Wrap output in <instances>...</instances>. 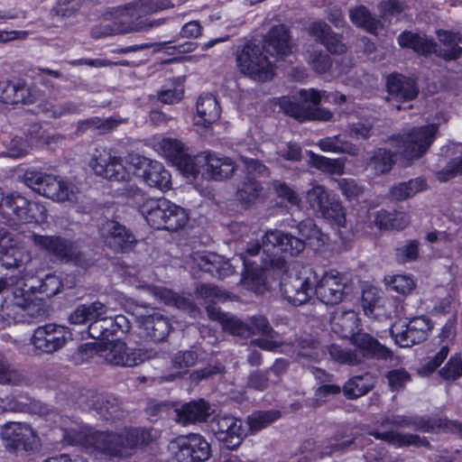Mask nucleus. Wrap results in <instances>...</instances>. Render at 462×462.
I'll use <instances>...</instances> for the list:
<instances>
[{
	"label": "nucleus",
	"instance_id": "26",
	"mask_svg": "<svg viewBox=\"0 0 462 462\" xmlns=\"http://www.w3.org/2000/svg\"><path fill=\"white\" fill-rule=\"evenodd\" d=\"M352 344L360 351L363 358L387 360L392 357V351L382 345L376 338L366 332L359 331L351 336Z\"/></svg>",
	"mask_w": 462,
	"mask_h": 462
},
{
	"label": "nucleus",
	"instance_id": "17",
	"mask_svg": "<svg viewBox=\"0 0 462 462\" xmlns=\"http://www.w3.org/2000/svg\"><path fill=\"white\" fill-rule=\"evenodd\" d=\"M346 278L337 271L331 270L319 274L317 272L315 293L327 305L340 303L346 295Z\"/></svg>",
	"mask_w": 462,
	"mask_h": 462
},
{
	"label": "nucleus",
	"instance_id": "27",
	"mask_svg": "<svg viewBox=\"0 0 462 462\" xmlns=\"http://www.w3.org/2000/svg\"><path fill=\"white\" fill-rule=\"evenodd\" d=\"M138 322L143 337L154 342L165 340L171 329L168 318L158 312L140 316Z\"/></svg>",
	"mask_w": 462,
	"mask_h": 462
},
{
	"label": "nucleus",
	"instance_id": "60",
	"mask_svg": "<svg viewBox=\"0 0 462 462\" xmlns=\"http://www.w3.org/2000/svg\"><path fill=\"white\" fill-rule=\"evenodd\" d=\"M446 381H455L462 376V359L458 356H451L448 363L439 371Z\"/></svg>",
	"mask_w": 462,
	"mask_h": 462
},
{
	"label": "nucleus",
	"instance_id": "42",
	"mask_svg": "<svg viewBox=\"0 0 462 462\" xmlns=\"http://www.w3.org/2000/svg\"><path fill=\"white\" fill-rule=\"evenodd\" d=\"M425 187V180L421 178H416L393 186L390 195L394 200H404L422 191Z\"/></svg>",
	"mask_w": 462,
	"mask_h": 462
},
{
	"label": "nucleus",
	"instance_id": "53",
	"mask_svg": "<svg viewBox=\"0 0 462 462\" xmlns=\"http://www.w3.org/2000/svg\"><path fill=\"white\" fill-rule=\"evenodd\" d=\"M28 201V199L20 195L7 196L3 199L0 206L10 209L20 220L23 221L26 218Z\"/></svg>",
	"mask_w": 462,
	"mask_h": 462
},
{
	"label": "nucleus",
	"instance_id": "18",
	"mask_svg": "<svg viewBox=\"0 0 462 462\" xmlns=\"http://www.w3.org/2000/svg\"><path fill=\"white\" fill-rule=\"evenodd\" d=\"M89 166L97 175L109 180L125 181L129 177L121 158L106 148L95 149Z\"/></svg>",
	"mask_w": 462,
	"mask_h": 462
},
{
	"label": "nucleus",
	"instance_id": "44",
	"mask_svg": "<svg viewBox=\"0 0 462 462\" xmlns=\"http://www.w3.org/2000/svg\"><path fill=\"white\" fill-rule=\"evenodd\" d=\"M195 293L198 299L203 300L202 304L206 306L207 310L208 307H215L214 304L225 301L227 298L226 291L216 285L208 283L198 285Z\"/></svg>",
	"mask_w": 462,
	"mask_h": 462
},
{
	"label": "nucleus",
	"instance_id": "50",
	"mask_svg": "<svg viewBox=\"0 0 462 462\" xmlns=\"http://www.w3.org/2000/svg\"><path fill=\"white\" fill-rule=\"evenodd\" d=\"M310 163L316 169L329 174L340 175L344 172V163L338 159H329L322 155L311 153Z\"/></svg>",
	"mask_w": 462,
	"mask_h": 462
},
{
	"label": "nucleus",
	"instance_id": "15",
	"mask_svg": "<svg viewBox=\"0 0 462 462\" xmlns=\"http://www.w3.org/2000/svg\"><path fill=\"white\" fill-rule=\"evenodd\" d=\"M70 338L71 333L68 328L50 323L33 331L31 343L39 353L51 355L62 349Z\"/></svg>",
	"mask_w": 462,
	"mask_h": 462
},
{
	"label": "nucleus",
	"instance_id": "58",
	"mask_svg": "<svg viewBox=\"0 0 462 462\" xmlns=\"http://www.w3.org/2000/svg\"><path fill=\"white\" fill-rule=\"evenodd\" d=\"M420 243L417 240H409L395 250V257L398 263H405L415 261L419 255Z\"/></svg>",
	"mask_w": 462,
	"mask_h": 462
},
{
	"label": "nucleus",
	"instance_id": "5",
	"mask_svg": "<svg viewBox=\"0 0 462 462\" xmlns=\"http://www.w3.org/2000/svg\"><path fill=\"white\" fill-rule=\"evenodd\" d=\"M168 0H136L125 5L121 15L124 20L114 23L111 33L145 32L162 25L164 19L148 20L144 17L159 11L172 7Z\"/></svg>",
	"mask_w": 462,
	"mask_h": 462
},
{
	"label": "nucleus",
	"instance_id": "16",
	"mask_svg": "<svg viewBox=\"0 0 462 462\" xmlns=\"http://www.w3.org/2000/svg\"><path fill=\"white\" fill-rule=\"evenodd\" d=\"M431 328L430 319L420 316L411 319L408 323L402 326L394 324L390 334L401 347H411L426 340Z\"/></svg>",
	"mask_w": 462,
	"mask_h": 462
},
{
	"label": "nucleus",
	"instance_id": "63",
	"mask_svg": "<svg viewBox=\"0 0 462 462\" xmlns=\"http://www.w3.org/2000/svg\"><path fill=\"white\" fill-rule=\"evenodd\" d=\"M386 378L392 391L398 392L402 390L406 383L410 382L411 375L405 369L400 368L389 371Z\"/></svg>",
	"mask_w": 462,
	"mask_h": 462
},
{
	"label": "nucleus",
	"instance_id": "49",
	"mask_svg": "<svg viewBox=\"0 0 462 462\" xmlns=\"http://www.w3.org/2000/svg\"><path fill=\"white\" fill-rule=\"evenodd\" d=\"M328 351L331 358L341 365H356L362 363V357L356 350L333 344L328 347Z\"/></svg>",
	"mask_w": 462,
	"mask_h": 462
},
{
	"label": "nucleus",
	"instance_id": "24",
	"mask_svg": "<svg viewBox=\"0 0 462 462\" xmlns=\"http://www.w3.org/2000/svg\"><path fill=\"white\" fill-rule=\"evenodd\" d=\"M386 417L383 418L378 423L383 430H373L368 431L370 436L377 439L383 440L389 444L396 445L398 447L414 446V447H427L430 448V442L426 438H421L416 434H401L393 430L391 422H386Z\"/></svg>",
	"mask_w": 462,
	"mask_h": 462
},
{
	"label": "nucleus",
	"instance_id": "40",
	"mask_svg": "<svg viewBox=\"0 0 462 462\" xmlns=\"http://www.w3.org/2000/svg\"><path fill=\"white\" fill-rule=\"evenodd\" d=\"M93 407L106 420L119 419L123 415L121 402L113 395L98 397Z\"/></svg>",
	"mask_w": 462,
	"mask_h": 462
},
{
	"label": "nucleus",
	"instance_id": "52",
	"mask_svg": "<svg viewBox=\"0 0 462 462\" xmlns=\"http://www.w3.org/2000/svg\"><path fill=\"white\" fill-rule=\"evenodd\" d=\"M161 294L169 304H172L178 309L186 311L191 317H196L199 312V309L195 303L189 298L178 295L168 290H162Z\"/></svg>",
	"mask_w": 462,
	"mask_h": 462
},
{
	"label": "nucleus",
	"instance_id": "35",
	"mask_svg": "<svg viewBox=\"0 0 462 462\" xmlns=\"http://www.w3.org/2000/svg\"><path fill=\"white\" fill-rule=\"evenodd\" d=\"M142 178L150 187L162 190L171 187V174L159 162H150L143 170Z\"/></svg>",
	"mask_w": 462,
	"mask_h": 462
},
{
	"label": "nucleus",
	"instance_id": "33",
	"mask_svg": "<svg viewBox=\"0 0 462 462\" xmlns=\"http://www.w3.org/2000/svg\"><path fill=\"white\" fill-rule=\"evenodd\" d=\"M293 353L297 360H307L311 362L319 361L325 355V351L319 341L311 337L296 338L292 344Z\"/></svg>",
	"mask_w": 462,
	"mask_h": 462
},
{
	"label": "nucleus",
	"instance_id": "37",
	"mask_svg": "<svg viewBox=\"0 0 462 462\" xmlns=\"http://www.w3.org/2000/svg\"><path fill=\"white\" fill-rule=\"evenodd\" d=\"M220 106L217 98L212 94H204L197 102V113L200 118L199 123L208 126L217 122L220 117Z\"/></svg>",
	"mask_w": 462,
	"mask_h": 462
},
{
	"label": "nucleus",
	"instance_id": "34",
	"mask_svg": "<svg viewBox=\"0 0 462 462\" xmlns=\"http://www.w3.org/2000/svg\"><path fill=\"white\" fill-rule=\"evenodd\" d=\"M386 422H391L393 428H411L414 430L422 432H432L441 425L430 418L420 416L392 415L386 417Z\"/></svg>",
	"mask_w": 462,
	"mask_h": 462
},
{
	"label": "nucleus",
	"instance_id": "55",
	"mask_svg": "<svg viewBox=\"0 0 462 462\" xmlns=\"http://www.w3.org/2000/svg\"><path fill=\"white\" fill-rule=\"evenodd\" d=\"M249 336L262 335L267 337H274L275 331L273 329L268 319L262 315L253 316L248 320Z\"/></svg>",
	"mask_w": 462,
	"mask_h": 462
},
{
	"label": "nucleus",
	"instance_id": "39",
	"mask_svg": "<svg viewBox=\"0 0 462 462\" xmlns=\"http://www.w3.org/2000/svg\"><path fill=\"white\" fill-rule=\"evenodd\" d=\"M395 163V153L383 148L374 152L367 162V168L374 175H381L389 172Z\"/></svg>",
	"mask_w": 462,
	"mask_h": 462
},
{
	"label": "nucleus",
	"instance_id": "12",
	"mask_svg": "<svg viewBox=\"0 0 462 462\" xmlns=\"http://www.w3.org/2000/svg\"><path fill=\"white\" fill-rule=\"evenodd\" d=\"M317 271L303 268L299 273H288L282 278L280 286L283 298L290 303L300 306L309 301L315 291Z\"/></svg>",
	"mask_w": 462,
	"mask_h": 462
},
{
	"label": "nucleus",
	"instance_id": "45",
	"mask_svg": "<svg viewBox=\"0 0 462 462\" xmlns=\"http://www.w3.org/2000/svg\"><path fill=\"white\" fill-rule=\"evenodd\" d=\"M105 340H110L115 337H121L131 329L130 320L124 315L108 317L105 315Z\"/></svg>",
	"mask_w": 462,
	"mask_h": 462
},
{
	"label": "nucleus",
	"instance_id": "32",
	"mask_svg": "<svg viewBox=\"0 0 462 462\" xmlns=\"http://www.w3.org/2000/svg\"><path fill=\"white\" fill-rule=\"evenodd\" d=\"M208 316L211 320L218 321L224 331L238 337H249L248 324L236 317L224 313L217 307H208Z\"/></svg>",
	"mask_w": 462,
	"mask_h": 462
},
{
	"label": "nucleus",
	"instance_id": "31",
	"mask_svg": "<svg viewBox=\"0 0 462 462\" xmlns=\"http://www.w3.org/2000/svg\"><path fill=\"white\" fill-rule=\"evenodd\" d=\"M438 38L444 47L438 46L435 42V50L432 52L437 56L445 60H455L462 56V48L458 45L462 44V35L448 31H439Z\"/></svg>",
	"mask_w": 462,
	"mask_h": 462
},
{
	"label": "nucleus",
	"instance_id": "10",
	"mask_svg": "<svg viewBox=\"0 0 462 462\" xmlns=\"http://www.w3.org/2000/svg\"><path fill=\"white\" fill-rule=\"evenodd\" d=\"M236 171L235 162L229 157H219L209 152H202L196 157L185 159L184 174L197 178L221 180L230 178Z\"/></svg>",
	"mask_w": 462,
	"mask_h": 462
},
{
	"label": "nucleus",
	"instance_id": "41",
	"mask_svg": "<svg viewBox=\"0 0 462 462\" xmlns=\"http://www.w3.org/2000/svg\"><path fill=\"white\" fill-rule=\"evenodd\" d=\"M262 189L259 180L252 176H245L244 179L237 183L236 198L242 204L249 205L258 199Z\"/></svg>",
	"mask_w": 462,
	"mask_h": 462
},
{
	"label": "nucleus",
	"instance_id": "30",
	"mask_svg": "<svg viewBox=\"0 0 462 462\" xmlns=\"http://www.w3.org/2000/svg\"><path fill=\"white\" fill-rule=\"evenodd\" d=\"M0 101L6 104H31L34 98L25 82L17 80L0 81Z\"/></svg>",
	"mask_w": 462,
	"mask_h": 462
},
{
	"label": "nucleus",
	"instance_id": "38",
	"mask_svg": "<svg viewBox=\"0 0 462 462\" xmlns=\"http://www.w3.org/2000/svg\"><path fill=\"white\" fill-rule=\"evenodd\" d=\"M398 42L402 48H411L414 51L428 55L435 50V42L426 35L403 32L398 36Z\"/></svg>",
	"mask_w": 462,
	"mask_h": 462
},
{
	"label": "nucleus",
	"instance_id": "4",
	"mask_svg": "<svg viewBox=\"0 0 462 462\" xmlns=\"http://www.w3.org/2000/svg\"><path fill=\"white\" fill-rule=\"evenodd\" d=\"M48 315L46 303L35 295L32 287H15L12 300L0 310V328L13 323H32L41 321Z\"/></svg>",
	"mask_w": 462,
	"mask_h": 462
},
{
	"label": "nucleus",
	"instance_id": "51",
	"mask_svg": "<svg viewBox=\"0 0 462 462\" xmlns=\"http://www.w3.org/2000/svg\"><path fill=\"white\" fill-rule=\"evenodd\" d=\"M353 444V438L347 437L346 439L341 440L337 435L333 439L328 440L326 445L319 447L317 450L311 455L314 459L321 458L324 456H329L336 451H341Z\"/></svg>",
	"mask_w": 462,
	"mask_h": 462
},
{
	"label": "nucleus",
	"instance_id": "46",
	"mask_svg": "<svg viewBox=\"0 0 462 462\" xmlns=\"http://www.w3.org/2000/svg\"><path fill=\"white\" fill-rule=\"evenodd\" d=\"M349 16L353 23L371 33L376 32L379 28L380 21L374 18L367 8L363 5L351 10Z\"/></svg>",
	"mask_w": 462,
	"mask_h": 462
},
{
	"label": "nucleus",
	"instance_id": "6",
	"mask_svg": "<svg viewBox=\"0 0 462 462\" xmlns=\"http://www.w3.org/2000/svg\"><path fill=\"white\" fill-rule=\"evenodd\" d=\"M321 95L315 89H301L298 95L282 97L279 105L284 113L299 122L330 121L333 114L321 107Z\"/></svg>",
	"mask_w": 462,
	"mask_h": 462
},
{
	"label": "nucleus",
	"instance_id": "22",
	"mask_svg": "<svg viewBox=\"0 0 462 462\" xmlns=\"http://www.w3.org/2000/svg\"><path fill=\"white\" fill-rule=\"evenodd\" d=\"M211 448L204 437L190 434L180 439L177 458L180 462H201L209 458Z\"/></svg>",
	"mask_w": 462,
	"mask_h": 462
},
{
	"label": "nucleus",
	"instance_id": "1",
	"mask_svg": "<svg viewBox=\"0 0 462 462\" xmlns=\"http://www.w3.org/2000/svg\"><path fill=\"white\" fill-rule=\"evenodd\" d=\"M263 51L280 59L291 52L289 32L284 25L273 26L265 35L263 45L248 42L243 46L236 54L240 72L260 82L272 79L273 68Z\"/></svg>",
	"mask_w": 462,
	"mask_h": 462
},
{
	"label": "nucleus",
	"instance_id": "36",
	"mask_svg": "<svg viewBox=\"0 0 462 462\" xmlns=\"http://www.w3.org/2000/svg\"><path fill=\"white\" fill-rule=\"evenodd\" d=\"M374 383L375 379L374 375L370 373H365L350 378L344 384L342 391L347 399L353 400L366 394L374 388Z\"/></svg>",
	"mask_w": 462,
	"mask_h": 462
},
{
	"label": "nucleus",
	"instance_id": "29",
	"mask_svg": "<svg viewBox=\"0 0 462 462\" xmlns=\"http://www.w3.org/2000/svg\"><path fill=\"white\" fill-rule=\"evenodd\" d=\"M309 33L332 54H342L346 51L347 48L342 42V36L334 32L330 26L324 22L311 23L309 27Z\"/></svg>",
	"mask_w": 462,
	"mask_h": 462
},
{
	"label": "nucleus",
	"instance_id": "7",
	"mask_svg": "<svg viewBox=\"0 0 462 462\" xmlns=\"http://www.w3.org/2000/svg\"><path fill=\"white\" fill-rule=\"evenodd\" d=\"M91 351L106 364L121 367L137 366L160 356V352L153 348L129 347L120 340L96 345Z\"/></svg>",
	"mask_w": 462,
	"mask_h": 462
},
{
	"label": "nucleus",
	"instance_id": "11",
	"mask_svg": "<svg viewBox=\"0 0 462 462\" xmlns=\"http://www.w3.org/2000/svg\"><path fill=\"white\" fill-rule=\"evenodd\" d=\"M437 125L413 127L409 132L390 138L391 145L408 161L420 158L435 140Z\"/></svg>",
	"mask_w": 462,
	"mask_h": 462
},
{
	"label": "nucleus",
	"instance_id": "3",
	"mask_svg": "<svg viewBox=\"0 0 462 462\" xmlns=\"http://www.w3.org/2000/svg\"><path fill=\"white\" fill-rule=\"evenodd\" d=\"M125 194L149 226L156 229L178 231L186 226L189 216L186 210L166 199L152 198L134 185H128Z\"/></svg>",
	"mask_w": 462,
	"mask_h": 462
},
{
	"label": "nucleus",
	"instance_id": "2",
	"mask_svg": "<svg viewBox=\"0 0 462 462\" xmlns=\"http://www.w3.org/2000/svg\"><path fill=\"white\" fill-rule=\"evenodd\" d=\"M72 445L81 446L86 452L98 457H125L139 445L148 444L151 434L144 429H126L122 432L93 431L90 430L67 432Z\"/></svg>",
	"mask_w": 462,
	"mask_h": 462
},
{
	"label": "nucleus",
	"instance_id": "56",
	"mask_svg": "<svg viewBox=\"0 0 462 462\" xmlns=\"http://www.w3.org/2000/svg\"><path fill=\"white\" fill-rule=\"evenodd\" d=\"M161 148L166 156L173 159H180V167L184 171L185 159L189 156L183 153V144L176 139L164 138L161 143Z\"/></svg>",
	"mask_w": 462,
	"mask_h": 462
},
{
	"label": "nucleus",
	"instance_id": "9",
	"mask_svg": "<svg viewBox=\"0 0 462 462\" xmlns=\"http://www.w3.org/2000/svg\"><path fill=\"white\" fill-rule=\"evenodd\" d=\"M23 181L34 191L54 201L76 202L79 199V190L75 184L58 180L51 174L27 171Z\"/></svg>",
	"mask_w": 462,
	"mask_h": 462
},
{
	"label": "nucleus",
	"instance_id": "57",
	"mask_svg": "<svg viewBox=\"0 0 462 462\" xmlns=\"http://www.w3.org/2000/svg\"><path fill=\"white\" fill-rule=\"evenodd\" d=\"M270 383H276V380L271 378L266 370H255L248 375L245 387L263 392L269 387Z\"/></svg>",
	"mask_w": 462,
	"mask_h": 462
},
{
	"label": "nucleus",
	"instance_id": "13",
	"mask_svg": "<svg viewBox=\"0 0 462 462\" xmlns=\"http://www.w3.org/2000/svg\"><path fill=\"white\" fill-rule=\"evenodd\" d=\"M305 201L318 216L339 226H345L346 215L341 202L322 185H315L305 195Z\"/></svg>",
	"mask_w": 462,
	"mask_h": 462
},
{
	"label": "nucleus",
	"instance_id": "62",
	"mask_svg": "<svg viewBox=\"0 0 462 462\" xmlns=\"http://www.w3.org/2000/svg\"><path fill=\"white\" fill-rule=\"evenodd\" d=\"M217 254L198 255L196 258L198 266L205 273H208L212 276L222 277L220 262Z\"/></svg>",
	"mask_w": 462,
	"mask_h": 462
},
{
	"label": "nucleus",
	"instance_id": "47",
	"mask_svg": "<svg viewBox=\"0 0 462 462\" xmlns=\"http://www.w3.org/2000/svg\"><path fill=\"white\" fill-rule=\"evenodd\" d=\"M277 410L258 411L247 417V424L252 431H259L281 418Z\"/></svg>",
	"mask_w": 462,
	"mask_h": 462
},
{
	"label": "nucleus",
	"instance_id": "48",
	"mask_svg": "<svg viewBox=\"0 0 462 462\" xmlns=\"http://www.w3.org/2000/svg\"><path fill=\"white\" fill-rule=\"evenodd\" d=\"M26 383V377L18 369L0 356V384L23 385Z\"/></svg>",
	"mask_w": 462,
	"mask_h": 462
},
{
	"label": "nucleus",
	"instance_id": "43",
	"mask_svg": "<svg viewBox=\"0 0 462 462\" xmlns=\"http://www.w3.org/2000/svg\"><path fill=\"white\" fill-rule=\"evenodd\" d=\"M318 145L323 152L347 153L352 156L358 154V148L355 144L342 140L340 135L322 138L319 141Z\"/></svg>",
	"mask_w": 462,
	"mask_h": 462
},
{
	"label": "nucleus",
	"instance_id": "64",
	"mask_svg": "<svg viewBox=\"0 0 462 462\" xmlns=\"http://www.w3.org/2000/svg\"><path fill=\"white\" fill-rule=\"evenodd\" d=\"M309 63L311 65L312 69L319 74L327 72L332 65L329 56L321 51L310 52Z\"/></svg>",
	"mask_w": 462,
	"mask_h": 462
},
{
	"label": "nucleus",
	"instance_id": "14",
	"mask_svg": "<svg viewBox=\"0 0 462 462\" xmlns=\"http://www.w3.org/2000/svg\"><path fill=\"white\" fill-rule=\"evenodd\" d=\"M107 310V306L100 301L80 304L71 312L69 320L75 325L90 322L88 328L89 337L105 340V315H106Z\"/></svg>",
	"mask_w": 462,
	"mask_h": 462
},
{
	"label": "nucleus",
	"instance_id": "20",
	"mask_svg": "<svg viewBox=\"0 0 462 462\" xmlns=\"http://www.w3.org/2000/svg\"><path fill=\"white\" fill-rule=\"evenodd\" d=\"M30 238L35 246L57 259L66 261H79L80 259V252L77 245L66 237L33 233Z\"/></svg>",
	"mask_w": 462,
	"mask_h": 462
},
{
	"label": "nucleus",
	"instance_id": "59",
	"mask_svg": "<svg viewBox=\"0 0 462 462\" xmlns=\"http://www.w3.org/2000/svg\"><path fill=\"white\" fill-rule=\"evenodd\" d=\"M449 353V348L448 346H443L440 347L439 351L434 355L432 357H429L424 364L421 365L419 372L422 375H430L432 374L440 365L444 362V360L448 357Z\"/></svg>",
	"mask_w": 462,
	"mask_h": 462
},
{
	"label": "nucleus",
	"instance_id": "19",
	"mask_svg": "<svg viewBox=\"0 0 462 462\" xmlns=\"http://www.w3.org/2000/svg\"><path fill=\"white\" fill-rule=\"evenodd\" d=\"M211 428L217 440L231 450L236 449L246 436L242 420L230 415L216 416Z\"/></svg>",
	"mask_w": 462,
	"mask_h": 462
},
{
	"label": "nucleus",
	"instance_id": "21",
	"mask_svg": "<svg viewBox=\"0 0 462 462\" xmlns=\"http://www.w3.org/2000/svg\"><path fill=\"white\" fill-rule=\"evenodd\" d=\"M1 438L5 447L12 451H29L36 444V435L26 423L10 421L1 429Z\"/></svg>",
	"mask_w": 462,
	"mask_h": 462
},
{
	"label": "nucleus",
	"instance_id": "61",
	"mask_svg": "<svg viewBox=\"0 0 462 462\" xmlns=\"http://www.w3.org/2000/svg\"><path fill=\"white\" fill-rule=\"evenodd\" d=\"M199 359V354L196 351L189 350L177 353L172 358V367L179 370V374L182 371L195 365Z\"/></svg>",
	"mask_w": 462,
	"mask_h": 462
},
{
	"label": "nucleus",
	"instance_id": "28",
	"mask_svg": "<svg viewBox=\"0 0 462 462\" xmlns=\"http://www.w3.org/2000/svg\"><path fill=\"white\" fill-rule=\"evenodd\" d=\"M213 411L211 405L203 399L174 408L176 421L182 425L205 422Z\"/></svg>",
	"mask_w": 462,
	"mask_h": 462
},
{
	"label": "nucleus",
	"instance_id": "54",
	"mask_svg": "<svg viewBox=\"0 0 462 462\" xmlns=\"http://www.w3.org/2000/svg\"><path fill=\"white\" fill-rule=\"evenodd\" d=\"M402 223H395L393 214L384 210L377 211L374 215V223L380 228L403 229L409 224V217L406 215H400Z\"/></svg>",
	"mask_w": 462,
	"mask_h": 462
},
{
	"label": "nucleus",
	"instance_id": "23",
	"mask_svg": "<svg viewBox=\"0 0 462 462\" xmlns=\"http://www.w3.org/2000/svg\"><path fill=\"white\" fill-rule=\"evenodd\" d=\"M386 97L388 102L398 109H401L399 103L409 102L417 97L419 88L413 79L406 78L401 74H393L387 78Z\"/></svg>",
	"mask_w": 462,
	"mask_h": 462
},
{
	"label": "nucleus",
	"instance_id": "25",
	"mask_svg": "<svg viewBox=\"0 0 462 462\" xmlns=\"http://www.w3.org/2000/svg\"><path fill=\"white\" fill-rule=\"evenodd\" d=\"M106 244L116 252L132 250L137 240L134 235L116 221H106L103 226Z\"/></svg>",
	"mask_w": 462,
	"mask_h": 462
},
{
	"label": "nucleus",
	"instance_id": "8",
	"mask_svg": "<svg viewBox=\"0 0 462 462\" xmlns=\"http://www.w3.org/2000/svg\"><path fill=\"white\" fill-rule=\"evenodd\" d=\"M263 253L266 254V257L263 260L262 267L280 272L285 270L286 261L276 252H271L272 250L281 251L291 256H297L305 248V242L302 238L278 229L267 230L263 236Z\"/></svg>",
	"mask_w": 462,
	"mask_h": 462
}]
</instances>
